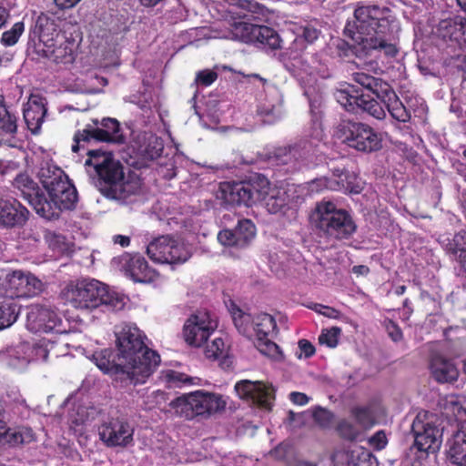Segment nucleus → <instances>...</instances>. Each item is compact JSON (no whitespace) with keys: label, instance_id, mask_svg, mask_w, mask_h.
Returning <instances> with one entry per match:
<instances>
[{"label":"nucleus","instance_id":"nucleus-1","mask_svg":"<svg viewBox=\"0 0 466 466\" xmlns=\"http://www.w3.org/2000/svg\"><path fill=\"white\" fill-rule=\"evenodd\" d=\"M398 29L397 19L389 7L369 5L355 9L354 20L348 21L343 33L366 55L379 53L395 57Z\"/></svg>","mask_w":466,"mask_h":466},{"label":"nucleus","instance_id":"nucleus-58","mask_svg":"<svg viewBox=\"0 0 466 466\" xmlns=\"http://www.w3.org/2000/svg\"><path fill=\"white\" fill-rule=\"evenodd\" d=\"M218 242L225 247L237 248V238L233 229H222L218 234Z\"/></svg>","mask_w":466,"mask_h":466},{"label":"nucleus","instance_id":"nucleus-16","mask_svg":"<svg viewBox=\"0 0 466 466\" xmlns=\"http://www.w3.org/2000/svg\"><path fill=\"white\" fill-rule=\"evenodd\" d=\"M100 440L107 447H127L133 442L134 429L125 419L110 418L98 429Z\"/></svg>","mask_w":466,"mask_h":466},{"label":"nucleus","instance_id":"nucleus-33","mask_svg":"<svg viewBox=\"0 0 466 466\" xmlns=\"http://www.w3.org/2000/svg\"><path fill=\"white\" fill-rule=\"evenodd\" d=\"M462 21L463 17L460 15L442 18L439 22V39L460 43L461 30L463 28Z\"/></svg>","mask_w":466,"mask_h":466},{"label":"nucleus","instance_id":"nucleus-3","mask_svg":"<svg viewBox=\"0 0 466 466\" xmlns=\"http://www.w3.org/2000/svg\"><path fill=\"white\" fill-rule=\"evenodd\" d=\"M119 360L124 361L131 376V384H143L160 363V356L145 343V335L136 326L125 324L116 331Z\"/></svg>","mask_w":466,"mask_h":466},{"label":"nucleus","instance_id":"nucleus-32","mask_svg":"<svg viewBox=\"0 0 466 466\" xmlns=\"http://www.w3.org/2000/svg\"><path fill=\"white\" fill-rule=\"evenodd\" d=\"M250 44L261 48L277 50L280 48V37L276 30L267 25H257L253 29V37Z\"/></svg>","mask_w":466,"mask_h":466},{"label":"nucleus","instance_id":"nucleus-31","mask_svg":"<svg viewBox=\"0 0 466 466\" xmlns=\"http://www.w3.org/2000/svg\"><path fill=\"white\" fill-rule=\"evenodd\" d=\"M78 201V194L75 186L70 187L62 194L54 197L48 200L56 216L45 218L47 220L57 219L60 217V212L63 210H73L76 207Z\"/></svg>","mask_w":466,"mask_h":466},{"label":"nucleus","instance_id":"nucleus-37","mask_svg":"<svg viewBox=\"0 0 466 466\" xmlns=\"http://www.w3.org/2000/svg\"><path fill=\"white\" fill-rule=\"evenodd\" d=\"M233 230L237 238L238 248L248 246L256 236V227L250 219L239 220Z\"/></svg>","mask_w":466,"mask_h":466},{"label":"nucleus","instance_id":"nucleus-14","mask_svg":"<svg viewBox=\"0 0 466 466\" xmlns=\"http://www.w3.org/2000/svg\"><path fill=\"white\" fill-rule=\"evenodd\" d=\"M256 333V347L264 355L279 359L281 350L272 339L278 332L275 319L268 313H259L252 319Z\"/></svg>","mask_w":466,"mask_h":466},{"label":"nucleus","instance_id":"nucleus-18","mask_svg":"<svg viewBox=\"0 0 466 466\" xmlns=\"http://www.w3.org/2000/svg\"><path fill=\"white\" fill-rule=\"evenodd\" d=\"M57 35H66L58 29L56 20L45 13H41L35 19V25L29 31V43H34L36 53L54 42Z\"/></svg>","mask_w":466,"mask_h":466},{"label":"nucleus","instance_id":"nucleus-27","mask_svg":"<svg viewBox=\"0 0 466 466\" xmlns=\"http://www.w3.org/2000/svg\"><path fill=\"white\" fill-rule=\"evenodd\" d=\"M46 112L47 108L42 98H31L25 104L23 111L24 121L33 135L39 134Z\"/></svg>","mask_w":466,"mask_h":466},{"label":"nucleus","instance_id":"nucleus-46","mask_svg":"<svg viewBox=\"0 0 466 466\" xmlns=\"http://www.w3.org/2000/svg\"><path fill=\"white\" fill-rule=\"evenodd\" d=\"M204 354L207 359L213 360L225 357L227 351L224 340L221 338L214 339L207 344Z\"/></svg>","mask_w":466,"mask_h":466},{"label":"nucleus","instance_id":"nucleus-19","mask_svg":"<svg viewBox=\"0 0 466 466\" xmlns=\"http://www.w3.org/2000/svg\"><path fill=\"white\" fill-rule=\"evenodd\" d=\"M77 44L72 36L57 35L56 38L45 48L39 49V56L56 64H72L76 59Z\"/></svg>","mask_w":466,"mask_h":466},{"label":"nucleus","instance_id":"nucleus-34","mask_svg":"<svg viewBox=\"0 0 466 466\" xmlns=\"http://www.w3.org/2000/svg\"><path fill=\"white\" fill-rule=\"evenodd\" d=\"M448 459L458 466H466V425L453 436L447 451Z\"/></svg>","mask_w":466,"mask_h":466},{"label":"nucleus","instance_id":"nucleus-44","mask_svg":"<svg viewBox=\"0 0 466 466\" xmlns=\"http://www.w3.org/2000/svg\"><path fill=\"white\" fill-rule=\"evenodd\" d=\"M336 431L341 439L348 441H355L360 435V431L353 423L345 419L338 422Z\"/></svg>","mask_w":466,"mask_h":466},{"label":"nucleus","instance_id":"nucleus-9","mask_svg":"<svg viewBox=\"0 0 466 466\" xmlns=\"http://www.w3.org/2000/svg\"><path fill=\"white\" fill-rule=\"evenodd\" d=\"M265 9L263 5L253 0H236L230 11V38L250 44L253 39V29L257 25L250 23L249 20L258 19L260 15H264Z\"/></svg>","mask_w":466,"mask_h":466},{"label":"nucleus","instance_id":"nucleus-56","mask_svg":"<svg viewBox=\"0 0 466 466\" xmlns=\"http://www.w3.org/2000/svg\"><path fill=\"white\" fill-rule=\"evenodd\" d=\"M218 73L214 70H201L196 76V83L202 86H209L218 79Z\"/></svg>","mask_w":466,"mask_h":466},{"label":"nucleus","instance_id":"nucleus-45","mask_svg":"<svg viewBox=\"0 0 466 466\" xmlns=\"http://www.w3.org/2000/svg\"><path fill=\"white\" fill-rule=\"evenodd\" d=\"M24 31L25 23L23 21L15 23L9 30H6L2 34L0 39L1 44L4 46H15L18 42Z\"/></svg>","mask_w":466,"mask_h":466},{"label":"nucleus","instance_id":"nucleus-35","mask_svg":"<svg viewBox=\"0 0 466 466\" xmlns=\"http://www.w3.org/2000/svg\"><path fill=\"white\" fill-rule=\"evenodd\" d=\"M349 466H378L377 458L373 453L363 447H357L343 452Z\"/></svg>","mask_w":466,"mask_h":466},{"label":"nucleus","instance_id":"nucleus-38","mask_svg":"<svg viewBox=\"0 0 466 466\" xmlns=\"http://www.w3.org/2000/svg\"><path fill=\"white\" fill-rule=\"evenodd\" d=\"M0 129L6 134L17 132V116L5 104V97L0 94Z\"/></svg>","mask_w":466,"mask_h":466},{"label":"nucleus","instance_id":"nucleus-10","mask_svg":"<svg viewBox=\"0 0 466 466\" xmlns=\"http://www.w3.org/2000/svg\"><path fill=\"white\" fill-rule=\"evenodd\" d=\"M340 138L349 147L362 153H373L382 148L381 135L361 122L346 123L340 129Z\"/></svg>","mask_w":466,"mask_h":466},{"label":"nucleus","instance_id":"nucleus-30","mask_svg":"<svg viewBox=\"0 0 466 466\" xmlns=\"http://www.w3.org/2000/svg\"><path fill=\"white\" fill-rule=\"evenodd\" d=\"M94 125H86L82 130H77L74 135V144L72 145V151L77 153L80 149L81 143H89L90 141L96 142H110L108 134L101 130L98 126V120H93Z\"/></svg>","mask_w":466,"mask_h":466},{"label":"nucleus","instance_id":"nucleus-21","mask_svg":"<svg viewBox=\"0 0 466 466\" xmlns=\"http://www.w3.org/2000/svg\"><path fill=\"white\" fill-rule=\"evenodd\" d=\"M121 268L126 276L135 282L149 283L157 277V272L151 268L140 254L125 253L120 257Z\"/></svg>","mask_w":466,"mask_h":466},{"label":"nucleus","instance_id":"nucleus-53","mask_svg":"<svg viewBox=\"0 0 466 466\" xmlns=\"http://www.w3.org/2000/svg\"><path fill=\"white\" fill-rule=\"evenodd\" d=\"M334 415L324 408H318L313 413V419L321 428H329L333 420Z\"/></svg>","mask_w":466,"mask_h":466},{"label":"nucleus","instance_id":"nucleus-22","mask_svg":"<svg viewBox=\"0 0 466 466\" xmlns=\"http://www.w3.org/2000/svg\"><path fill=\"white\" fill-rule=\"evenodd\" d=\"M235 390L238 396L263 408H268L274 399V389L260 381L240 380L236 383Z\"/></svg>","mask_w":466,"mask_h":466},{"label":"nucleus","instance_id":"nucleus-43","mask_svg":"<svg viewBox=\"0 0 466 466\" xmlns=\"http://www.w3.org/2000/svg\"><path fill=\"white\" fill-rule=\"evenodd\" d=\"M459 370L450 360H441L439 357V383H452L458 380Z\"/></svg>","mask_w":466,"mask_h":466},{"label":"nucleus","instance_id":"nucleus-49","mask_svg":"<svg viewBox=\"0 0 466 466\" xmlns=\"http://www.w3.org/2000/svg\"><path fill=\"white\" fill-rule=\"evenodd\" d=\"M164 145L162 139L157 137H153L149 138L145 147L144 153L147 158L155 160L162 155Z\"/></svg>","mask_w":466,"mask_h":466},{"label":"nucleus","instance_id":"nucleus-42","mask_svg":"<svg viewBox=\"0 0 466 466\" xmlns=\"http://www.w3.org/2000/svg\"><path fill=\"white\" fill-rule=\"evenodd\" d=\"M351 416L356 422L364 430L372 428L375 423L374 414L368 406H356L350 410Z\"/></svg>","mask_w":466,"mask_h":466},{"label":"nucleus","instance_id":"nucleus-12","mask_svg":"<svg viewBox=\"0 0 466 466\" xmlns=\"http://www.w3.org/2000/svg\"><path fill=\"white\" fill-rule=\"evenodd\" d=\"M147 256L156 262L179 264L186 262L190 254L185 245L169 236H160L147 247Z\"/></svg>","mask_w":466,"mask_h":466},{"label":"nucleus","instance_id":"nucleus-48","mask_svg":"<svg viewBox=\"0 0 466 466\" xmlns=\"http://www.w3.org/2000/svg\"><path fill=\"white\" fill-rule=\"evenodd\" d=\"M445 250L453 255L458 252L466 253V231L461 230L455 234L452 239H449L445 244Z\"/></svg>","mask_w":466,"mask_h":466},{"label":"nucleus","instance_id":"nucleus-28","mask_svg":"<svg viewBox=\"0 0 466 466\" xmlns=\"http://www.w3.org/2000/svg\"><path fill=\"white\" fill-rule=\"evenodd\" d=\"M35 441V434L29 427H21L13 431L6 422L0 418V443L15 447L29 444Z\"/></svg>","mask_w":466,"mask_h":466},{"label":"nucleus","instance_id":"nucleus-24","mask_svg":"<svg viewBox=\"0 0 466 466\" xmlns=\"http://www.w3.org/2000/svg\"><path fill=\"white\" fill-rule=\"evenodd\" d=\"M29 218V210L15 198H0V226L23 227Z\"/></svg>","mask_w":466,"mask_h":466},{"label":"nucleus","instance_id":"nucleus-11","mask_svg":"<svg viewBox=\"0 0 466 466\" xmlns=\"http://www.w3.org/2000/svg\"><path fill=\"white\" fill-rule=\"evenodd\" d=\"M434 415L427 410L420 411L411 424V432L414 437L415 446L420 459L432 458L437 461V446H435L436 427L432 420Z\"/></svg>","mask_w":466,"mask_h":466},{"label":"nucleus","instance_id":"nucleus-39","mask_svg":"<svg viewBox=\"0 0 466 466\" xmlns=\"http://www.w3.org/2000/svg\"><path fill=\"white\" fill-rule=\"evenodd\" d=\"M338 102L349 112L358 113L360 95L352 86L350 89L339 90L336 95Z\"/></svg>","mask_w":466,"mask_h":466},{"label":"nucleus","instance_id":"nucleus-25","mask_svg":"<svg viewBox=\"0 0 466 466\" xmlns=\"http://www.w3.org/2000/svg\"><path fill=\"white\" fill-rule=\"evenodd\" d=\"M39 177L50 198L57 197L58 194L74 186L67 175L57 167H42Z\"/></svg>","mask_w":466,"mask_h":466},{"label":"nucleus","instance_id":"nucleus-15","mask_svg":"<svg viewBox=\"0 0 466 466\" xmlns=\"http://www.w3.org/2000/svg\"><path fill=\"white\" fill-rule=\"evenodd\" d=\"M217 328V321L208 311H198L185 322L183 336L185 341L194 347H200L208 340Z\"/></svg>","mask_w":466,"mask_h":466},{"label":"nucleus","instance_id":"nucleus-64","mask_svg":"<svg viewBox=\"0 0 466 466\" xmlns=\"http://www.w3.org/2000/svg\"><path fill=\"white\" fill-rule=\"evenodd\" d=\"M314 309L319 312V314H322L323 316L337 319L340 317L339 310L329 307V306H323L321 304H316Z\"/></svg>","mask_w":466,"mask_h":466},{"label":"nucleus","instance_id":"nucleus-60","mask_svg":"<svg viewBox=\"0 0 466 466\" xmlns=\"http://www.w3.org/2000/svg\"><path fill=\"white\" fill-rule=\"evenodd\" d=\"M420 301L423 307V309L426 313L429 315L428 321L432 322L433 321V315L432 312H429L430 309L428 308L429 305H431L432 308H435V299L427 291H421L420 292Z\"/></svg>","mask_w":466,"mask_h":466},{"label":"nucleus","instance_id":"nucleus-13","mask_svg":"<svg viewBox=\"0 0 466 466\" xmlns=\"http://www.w3.org/2000/svg\"><path fill=\"white\" fill-rule=\"evenodd\" d=\"M13 186L21 192V196L42 218L56 216L48 199L38 184L25 172H21L14 178Z\"/></svg>","mask_w":466,"mask_h":466},{"label":"nucleus","instance_id":"nucleus-63","mask_svg":"<svg viewBox=\"0 0 466 466\" xmlns=\"http://www.w3.org/2000/svg\"><path fill=\"white\" fill-rule=\"evenodd\" d=\"M1 176L9 175L20 168V163L16 160L0 159Z\"/></svg>","mask_w":466,"mask_h":466},{"label":"nucleus","instance_id":"nucleus-8","mask_svg":"<svg viewBox=\"0 0 466 466\" xmlns=\"http://www.w3.org/2000/svg\"><path fill=\"white\" fill-rule=\"evenodd\" d=\"M352 78L357 84L374 94L384 104L393 119L402 123L410 120V109L403 105L388 82L364 72L354 73Z\"/></svg>","mask_w":466,"mask_h":466},{"label":"nucleus","instance_id":"nucleus-54","mask_svg":"<svg viewBox=\"0 0 466 466\" xmlns=\"http://www.w3.org/2000/svg\"><path fill=\"white\" fill-rule=\"evenodd\" d=\"M383 326L387 331L388 336L394 342H399L403 339L402 330L394 320L390 319H386L383 321Z\"/></svg>","mask_w":466,"mask_h":466},{"label":"nucleus","instance_id":"nucleus-41","mask_svg":"<svg viewBox=\"0 0 466 466\" xmlns=\"http://www.w3.org/2000/svg\"><path fill=\"white\" fill-rule=\"evenodd\" d=\"M98 126L101 130L106 131L110 137L109 143L123 144L125 137L121 132L120 124L116 118L105 117L98 121Z\"/></svg>","mask_w":466,"mask_h":466},{"label":"nucleus","instance_id":"nucleus-2","mask_svg":"<svg viewBox=\"0 0 466 466\" xmlns=\"http://www.w3.org/2000/svg\"><path fill=\"white\" fill-rule=\"evenodd\" d=\"M85 166L93 168L96 177V185L101 194L107 198L128 203L132 201L133 197L141 192V180L130 175L126 178L124 166L114 157L112 152L101 149L88 150Z\"/></svg>","mask_w":466,"mask_h":466},{"label":"nucleus","instance_id":"nucleus-55","mask_svg":"<svg viewBox=\"0 0 466 466\" xmlns=\"http://www.w3.org/2000/svg\"><path fill=\"white\" fill-rule=\"evenodd\" d=\"M231 314L236 328L239 332L245 333L247 329L245 323L249 321L250 316L245 314L239 308L237 307L232 309Z\"/></svg>","mask_w":466,"mask_h":466},{"label":"nucleus","instance_id":"nucleus-20","mask_svg":"<svg viewBox=\"0 0 466 466\" xmlns=\"http://www.w3.org/2000/svg\"><path fill=\"white\" fill-rule=\"evenodd\" d=\"M439 408L441 413V417L439 416V420L441 419L442 422V418H445L449 421L456 423V430L452 432L451 438L447 441L448 451L454 434L462 430V427L466 425V398L458 395L446 396L444 399H439Z\"/></svg>","mask_w":466,"mask_h":466},{"label":"nucleus","instance_id":"nucleus-62","mask_svg":"<svg viewBox=\"0 0 466 466\" xmlns=\"http://www.w3.org/2000/svg\"><path fill=\"white\" fill-rule=\"evenodd\" d=\"M370 443L378 451L384 449L388 443L385 432L383 431H377L370 437Z\"/></svg>","mask_w":466,"mask_h":466},{"label":"nucleus","instance_id":"nucleus-51","mask_svg":"<svg viewBox=\"0 0 466 466\" xmlns=\"http://www.w3.org/2000/svg\"><path fill=\"white\" fill-rule=\"evenodd\" d=\"M294 155L291 147H279L271 153L270 159L276 165H287L292 161Z\"/></svg>","mask_w":466,"mask_h":466},{"label":"nucleus","instance_id":"nucleus-17","mask_svg":"<svg viewBox=\"0 0 466 466\" xmlns=\"http://www.w3.org/2000/svg\"><path fill=\"white\" fill-rule=\"evenodd\" d=\"M5 295L14 298H31L41 290L42 282L30 272L14 270L5 279Z\"/></svg>","mask_w":466,"mask_h":466},{"label":"nucleus","instance_id":"nucleus-57","mask_svg":"<svg viewBox=\"0 0 466 466\" xmlns=\"http://www.w3.org/2000/svg\"><path fill=\"white\" fill-rule=\"evenodd\" d=\"M166 379L168 383H171L174 386L189 384L192 381V378L176 370H168L166 374Z\"/></svg>","mask_w":466,"mask_h":466},{"label":"nucleus","instance_id":"nucleus-47","mask_svg":"<svg viewBox=\"0 0 466 466\" xmlns=\"http://www.w3.org/2000/svg\"><path fill=\"white\" fill-rule=\"evenodd\" d=\"M37 319L39 321V329H42L45 332L53 330L59 321L56 313L49 309L39 310Z\"/></svg>","mask_w":466,"mask_h":466},{"label":"nucleus","instance_id":"nucleus-4","mask_svg":"<svg viewBox=\"0 0 466 466\" xmlns=\"http://www.w3.org/2000/svg\"><path fill=\"white\" fill-rule=\"evenodd\" d=\"M66 301L75 309L102 311L121 309L125 303L116 292L96 279H82L70 282L64 290Z\"/></svg>","mask_w":466,"mask_h":466},{"label":"nucleus","instance_id":"nucleus-50","mask_svg":"<svg viewBox=\"0 0 466 466\" xmlns=\"http://www.w3.org/2000/svg\"><path fill=\"white\" fill-rule=\"evenodd\" d=\"M341 333V329L339 327H332L329 329H323L319 336V342L322 345H327L329 348H335L339 343V337Z\"/></svg>","mask_w":466,"mask_h":466},{"label":"nucleus","instance_id":"nucleus-29","mask_svg":"<svg viewBox=\"0 0 466 466\" xmlns=\"http://www.w3.org/2000/svg\"><path fill=\"white\" fill-rule=\"evenodd\" d=\"M314 185H323L332 190L343 191L345 193L359 194L362 190V187L359 177L354 172L338 173V179L330 181L318 180L312 183Z\"/></svg>","mask_w":466,"mask_h":466},{"label":"nucleus","instance_id":"nucleus-36","mask_svg":"<svg viewBox=\"0 0 466 466\" xmlns=\"http://www.w3.org/2000/svg\"><path fill=\"white\" fill-rule=\"evenodd\" d=\"M20 314V306L11 299L0 300V330L11 327Z\"/></svg>","mask_w":466,"mask_h":466},{"label":"nucleus","instance_id":"nucleus-23","mask_svg":"<svg viewBox=\"0 0 466 466\" xmlns=\"http://www.w3.org/2000/svg\"><path fill=\"white\" fill-rule=\"evenodd\" d=\"M95 363L104 373L119 376L121 380L131 384V376L127 364L119 360V354L112 349H105L94 354Z\"/></svg>","mask_w":466,"mask_h":466},{"label":"nucleus","instance_id":"nucleus-52","mask_svg":"<svg viewBox=\"0 0 466 466\" xmlns=\"http://www.w3.org/2000/svg\"><path fill=\"white\" fill-rule=\"evenodd\" d=\"M321 30L316 24L308 23L304 26H301V33L299 36L303 38L308 44H313L319 38Z\"/></svg>","mask_w":466,"mask_h":466},{"label":"nucleus","instance_id":"nucleus-7","mask_svg":"<svg viewBox=\"0 0 466 466\" xmlns=\"http://www.w3.org/2000/svg\"><path fill=\"white\" fill-rule=\"evenodd\" d=\"M226 405L221 395L204 390L183 394L169 403L177 416L187 420L219 412L225 410Z\"/></svg>","mask_w":466,"mask_h":466},{"label":"nucleus","instance_id":"nucleus-59","mask_svg":"<svg viewBox=\"0 0 466 466\" xmlns=\"http://www.w3.org/2000/svg\"><path fill=\"white\" fill-rule=\"evenodd\" d=\"M427 350L430 352V360H429V369L431 370V377L437 380V350L436 344L434 342H430L424 346Z\"/></svg>","mask_w":466,"mask_h":466},{"label":"nucleus","instance_id":"nucleus-5","mask_svg":"<svg viewBox=\"0 0 466 466\" xmlns=\"http://www.w3.org/2000/svg\"><path fill=\"white\" fill-rule=\"evenodd\" d=\"M310 219L319 235L328 240H347L357 231V224L351 214L338 208L331 201L318 203Z\"/></svg>","mask_w":466,"mask_h":466},{"label":"nucleus","instance_id":"nucleus-61","mask_svg":"<svg viewBox=\"0 0 466 466\" xmlns=\"http://www.w3.org/2000/svg\"><path fill=\"white\" fill-rule=\"evenodd\" d=\"M415 102L417 103V106L414 108L413 104H410L409 106L412 108L414 116L416 117H419L422 120V122L426 125L427 124V115H428V106L425 104L423 100L419 101L417 98H415Z\"/></svg>","mask_w":466,"mask_h":466},{"label":"nucleus","instance_id":"nucleus-6","mask_svg":"<svg viewBox=\"0 0 466 466\" xmlns=\"http://www.w3.org/2000/svg\"><path fill=\"white\" fill-rule=\"evenodd\" d=\"M269 185L268 179L261 174H255L246 180L223 181L219 183L217 198L228 206L251 207L266 199Z\"/></svg>","mask_w":466,"mask_h":466},{"label":"nucleus","instance_id":"nucleus-40","mask_svg":"<svg viewBox=\"0 0 466 466\" xmlns=\"http://www.w3.org/2000/svg\"><path fill=\"white\" fill-rule=\"evenodd\" d=\"M359 110L367 112L379 120L384 119L386 116L384 108L377 100L371 98L369 95L360 94V100L358 106V111Z\"/></svg>","mask_w":466,"mask_h":466},{"label":"nucleus","instance_id":"nucleus-26","mask_svg":"<svg viewBox=\"0 0 466 466\" xmlns=\"http://www.w3.org/2000/svg\"><path fill=\"white\" fill-rule=\"evenodd\" d=\"M435 36L427 35L423 38L418 53V68L425 76H435L437 71Z\"/></svg>","mask_w":466,"mask_h":466}]
</instances>
